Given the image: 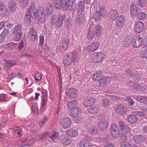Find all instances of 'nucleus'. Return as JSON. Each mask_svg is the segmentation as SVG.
Listing matches in <instances>:
<instances>
[{
	"label": "nucleus",
	"mask_w": 147,
	"mask_h": 147,
	"mask_svg": "<svg viewBox=\"0 0 147 147\" xmlns=\"http://www.w3.org/2000/svg\"><path fill=\"white\" fill-rule=\"evenodd\" d=\"M74 0H55L54 5L56 8L60 9L63 7L69 10L72 8Z\"/></svg>",
	"instance_id": "f257e3e1"
},
{
	"label": "nucleus",
	"mask_w": 147,
	"mask_h": 147,
	"mask_svg": "<svg viewBox=\"0 0 147 147\" xmlns=\"http://www.w3.org/2000/svg\"><path fill=\"white\" fill-rule=\"evenodd\" d=\"M37 13L36 7L33 5H31L26 13L24 17L25 20L30 24L31 22V17L36 18Z\"/></svg>",
	"instance_id": "f03ea898"
},
{
	"label": "nucleus",
	"mask_w": 147,
	"mask_h": 147,
	"mask_svg": "<svg viewBox=\"0 0 147 147\" xmlns=\"http://www.w3.org/2000/svg\"><path fill=\"white\" fill-rule=\"evenodd\" d=\"M22 28L20 25H18L15 28L13 31L14 35V39L15 41H18L20 38L22 33Z\"/></svg>",
	"instance_id": "7ed1b4c3"
},
{
	"label": "nucleus",
	"mask_w": 147,
	"mask_h": 147,
	"mask_svg": "<svg viewBox=\"0 0 147 147\" xmlns=\"http://www.w3.org/2000/svg\"><path fill=\"white\" fill-rule=\"evenodd\" d=\"M59 123L61 126L65 128H69L71 123V120L68 117L63 118L61 119Z\"/></svg>",
	"instance_id": "20e7f679"
},
{
	"label": "nucleus",
	"mask_w": 147,
	"mask_h": 147,
	"mask_svg": "<svg viewBox=\"0 0 147 147\" xmlns=\"http://www.w3.org/2000/svg\"><path fill=\"white\" fill-rule=\"evenodd\" d=\"M77 92L76 89L74 88H69L66 90L65 93L68 98L71 99L76 96Z\"/></svg>",
	"instance_id": "39448f33"
},
{
	"label": "nucleus",
	"mask_w": 147,
	"mask_h": 147,
	"mask_svg": "<svg viewBox=\"0 0 147 147\" xmlns=\"http://www.w3.org/2000/svg\"><path fill=\"white\" fill-rule=\"evenodd\" d=\"M110 131L111 135L114 138H117L119 135V130L118 127L116 125L112 124L111 125Z\"/></svg>",
	"instance_id": "423d86ee"
},
{
	"label": "nucleus",
	"mask_w": 147,
	"mask_h": 147,
	"mask_svg": "<svg viewBox=\"0 0 147 147\" xmlns=\"http://www.w3.org/2000/svg\"><path fill=\"white\" fill-rule=\"evenodd\" d=\"M9 14L8 10L5 4L0 2V16H5Z\"/></svg>",
	"instance_id": "0eeeda50"
},
{
	"label": "nucleus",
	"mask_w": 147,
	"mask_h": 147,
	"mask_svg": "<svg viewBox=\"0 0 147 147\" xmlns=\"http://www.w3.org/2000/svg\"><path fill=\"white\" fill-rule=\"evenodd\" d=\"M126 108L123 105H119L117 106L115 111L117 113L121 115H123L127 113Z\"/></svg>",
	"instance_id": "6e6552de"
},
{
	"label": "nucleus",
	"mask_w": 147,
	"mask_h": 147,
	"mask_svg": "<svg viewBox=\"0 0 147 147\" xmlns=\"http://www.w3.org/2000/svg\"><path fill=\"white\" fill-rule=\"evenodd\" d=\"M46 134L44 136V138H48V137L50 138L51 140L53 142H55L57 139H58L59 137V134L57 132H53L51 134H48L46 132Z\"/></svg>",
	"instance_id": "1a4fd4ad"
},
{
	"label": "nucleus",
	"mask_w": 147,
	"mask_h": 147,
	"mask_svg": "<svg viewBox=\"0 0 147 147\" xmlns=\"http://www.w3.org/2000/svg\"><path fill=\"white\" fill-rule=\"evenodd\" d=\"M142 38L140 36H135L132 41V45L134 47H139L142 43Z\"/></svg>",
	"instance_id": "9d476101"
},
{
	"label": "nucleus",
	"mask_w": 147,
	"mask_h": 147,
	"mask_svg": "<svg viewBox=\"0 0 147 147\" xmlns=\"http://www.w3.org/2000/svg\"><path fill=\"white\" fill-rule=\"evenodd\" d=\"M82 112V110L80 108L75 107L70 110L69 114L71 116H76L79 115Z\"/></svg>",
	"instance_id": "9b49d317"
},
{
	"label": "nucleus",
	"mask_w": 147,
	"mask_h": 147,
	"mask_svg": "<svg viewBox=\"0 0 147 147\" xmlns=\"http://www.w3.org/2000/svg\"><path fill=\"white\" fill-rule=\"evenodd\" d=\"M75 22L76 24L80 25L82 24L85 21V18L82 13H78Z\"/></svg>",
	"instance_id": "f8f14e48"
},
{
	"label": "nucleus",
	"mask_w": 147,
	"mask_h": 147,
	"mask_svg": "<svg viewBox=\"0 0 147 147\" xmlns=\"http://www.w3.org/2000/svg\"><path fill=\"white\" fill-rule=\"evenodd\" d=\"M38 19L39 22L43 23L46 21V17L45 14L44 13L43 10L42 9L40 11L38 12Z\"/></svg>",
	"instance_id": "ddd939ff"
},
{
	"label": "nucleus",
	"mask_w": 147,
	"mask_h": 147,
	"mask_svg": "<svg viewBox=\"0 0 147 147\" xmlns=\"http://www.w3.org/2000/svg\"><path fill=\"white\" fill-rule=\"evenodd\" d=\"M59 138L63 144L65 145H68L71 143L68 137L65 134H63V135L59 136Z\"/></svg>",
	"instance_id": "4468645a"
},
{
	"label": "nucleus",
	"mask_w": 147,
	"mask_h": 147,
	"mask_svg": "<svg viewBox=\"0 0 147 147\" xmlns=\"http://www.w3.org/2000/svg\"><path fill=\"white\" fill-rule=\"evenodd\" d=\"M144 24L140 21L136 22L134 27V29L136 32L140 33L142 32L143 30Z\"/></svg>",
	"instance_id": "2eb2a0df"
},
{
	"label": "nucleus",
	"mask_w": 147,
	"mask_h": 147,
	"mask_svg": "<svg viewBox=\"0 0 147 147\" xmlns=\"http://www.w3.org/2000/svg\"><path fill=\"white\" fill-rule=\"evenodd\" d=\"M69 40L68 38H64L60 43L61 48L64 50H66L68 46Z\"/></svg>",
	"instance_id": "dca6fc26"
},
{
	"label": "nucleus",
	"mask_w": 147,
	"mask_h": 147,
	"mask_svg": "<svg viewBox=\"0 0 147 147\" xmlns=\"http://www.w3.org/2000/svg\"><path fill=\"white\" fill-rule=\"evenodd\" d=\"M99 44L97 42H95L90 44L88 47L87 49L90 52H93L98 48Z\"/></svg>",
	"instance_id": "f3484780"
},
{
	"label": "nucleus",
	"mask_w": 147,
	"mask_h": 147,
	"mask_svg": "<svg viewBox=\"0 0 147 147\" xmlns=\"http://www.w3.org/2000/svg\"><path fill=\"white\" fill-rule=\"evenodd\" d=\"M119 125L122 131L126 133L129 132L130 129L128 125L125 124L122 121H120L119 123Z\"/></svg>",
	"instance_id": "a211bd4d"
},
{
	"label": "nucleus",
	"mask_w": 147,
	"mask_h": 147,
	"mask_svg": "<svg viewBox=\"0 0 147 147\" xmlns=\"http://www.w3.org/2000/svg\"><path fill=\"white\" fill-rule=\"evenodd\" d=\"M65 18V15L64 14H59L58 18L55 23L56 26L58 27L61 26L62 24L63 20Z\"/></svg>",
	"instance_id": "6ab92c4d"
},
{
	"label": "nucleus",
	"mask_w": 147,
	"mask_h": 147,
	"mask_svg": "<svg viewBox=\"0 0 147 147\" xmlns=\"http://www.w3.org/2000/svg\"><path fill=\"white\" fill-rule=\"evenodd\" d=\"M94 99L91 97H87L84 102V105L86 107H89L92 105L94 102Z\"/></svg>",
	"instance_id": "aec40b11"
},
{
	"label": "nucleus",
	"mask_w": 147,
	"mask_h": 147,
	"mask_svg": "<svg viewBox=\"0 0 147 147\" xmlns=\"http://www.w3.org/2000/svg\"><path fill=\"white\" fill-rule=\"evenodd\" d=\"M37 34L33 28H31L29 31V37L30 40L34 41L35 40L37 37Z\"/></svg>",
	"instance_id": "412c9836"
},
{
	"label": "nucleus",
	"mask_w": 147,
	"mask_h": 147,
	"mask_svg": "<svg viewBox=\"0 0 147 147\" xmlns=\"http://www.w3.org/2000/svg\"><path fill=\"white\" fill-rule=\"evenodd\" d=\"M125 22V17L123 16H120L117 20V25L119 27L122 26L124 24Z\"/></svg>",
	"instance_id": "4be33fe9"
},
{
	"label": "nucleus",
	"mask_w": 147,
	"mask_h": 147,
	"mask_svg": "<svg viewBox=\"0 0 147 147\" xmlns=\"http://www.w3.org/2000/svg\"><path fill=\"white\" fill-rule=\"evenodd\" d=\"M73 62L72 57L70 54L67 55L66 57L64 59V63L65 65L69 66L71 65Z\"/></svg>",
	"instance_id": "5701e85b"
},
{
	"label": "nucleus",
	"mask_w": 147,
	"mask_h": 147,
	"mask_svg": "<svg viewBox=\"0 0 147 147\" xmlns=\"http://www.w3.org/2000/svg\"><path fill=\"white\" fill-rule=\"evenodd\" d=\"M94 54V58L96 59V62H98L101 61L104 56V54L101 52L95 53Z\"/></svg>",
	"instance_id": "b1692460"
},
{
	"label": "nucleus",
	"mask_w": 147,
	"mask_h": 147,
	"mask_svg": "<svg viewBox=\"0 0 147 147\" xmlns=\"http://www.w3.org/2000/svg\"><path fill=\"white\" fill-rule=\"evenodd\" d=\"M117 11L115 10H111L109 13V16L112 20L115 19L117 17Z\"/></svg>",
	"instance_id": "393cba45"
},
{
	"label": "nucleus",
	"mask_w": 147,
	"mask_h": 147,
	"mask_svg": "<svg viewBox=\"0 0 147 147\" xmlns=\"http://www.w3.org/2000/svg\"><path fill=\"white\" fill-rule=\"evenodd\" d=\"M13 130L14 132L15 135H17L18 137H20L22 136V131L17 126H14L13 128Z\"/></svg>",
	"instance_id": "a878e982"
},
{
	"label": "nucleus",
	"mask_w": 147,
	"mask_h": 147,
	"mask_svg": "<svg viewBox=\"0 0 147 147\" xmlns=\"http://www.w3.org/2000/svg\"><path fill=\"white\" fill-rule=\"evenodd\" d=\"M137 117L134 115H130L128 117V121L131 123H135L137 121Z\"/></svg>",
	"instance_id": "bb28decb"
},
{
	"label": "nucleus",
	"mask_w": 147,
	"mask_h": 147,
	"mask_svg": "<svg viewBox=\"0 0 147 147\" xmlns=\"http://www.w3.org/2000/svg\"><path fill=\"white\" fill-rule=\"evenodd\" d=\"M109 81L110 80L108 78H102L99 80V84L100 86H103L108 84Z\"/></svg>",
	"instance_id": "cd10ccee"
},
{
	"label": "nucleus",
	"mask_w": 147,
	"mask_h": 147,
	"mask_svg": "<svg viewBox=\"0 0 147 147\" xmlns=\"http://www.w3.org/2000/svg\"><path fill=\"white\" fill-rule=\"evenodd\" d=\"M16 3L13 1H10L8 4V7L11 11H14L16 8Z\"/></svg>",
	"instance_id": "c85d7f7f"
},
{
	"label": "nucleus",
	"mask_w": 147,
	"mask_h": 147,
	"mask_svg": "<svg viewBox=\"0 0 147 147\" xmlns=\"http://www.w3.org/2000/svg\"><path fill=\"white\" fill-rule=\"evenodd\" d=\"M134 140L136 143H140L143 141L144 137L141 135H136L134 137Z\"/></svg>",
	"instance_id": "c756f323"
},
{
	"label": "nucleus",
	"mask_w": 147,
	"mask_h": 147,
	"mask_svg": "<svg viewBox=\"0 0 147 147\" xmlns=\"http://www.w3.org/2000/svg\"><path fill=\"white\" fill-rule=\"evenodd\" d=\"M132 42V39L126 38L122 42L123 46L127 47L129 46Z\"/></svg>",
	"instance_id": "7c9ffc66"
},
{
	"label": "nucleus",
	"mask_w": 147,
	"mask_h": 147,
	"mask_svg": "<svg viewBox=\"0 0 147 147\" xmlns=\"http://www.w3.org/2000/svg\"><path fill=\"white\" fill-rule=\"evenodd\" d=\"M67 134L71 137H73L76 136L77 134V132L75 130L70 129L67 131Z\"/></svg>",
	"instance_id": "2f4dec72"
},
{
	"label": "nucleus",
	"mask_w": 147,
	"mask_h": 147,
	"mask_svg": "<svg viewBox=\"0 0 147 147\" xmlns=\"http://www.w3.org/2000/svg\"><path fill=\"white\" fill-rule=\"evenodd\" d=\"M98 106H93L88 108V111L89 113H95L97 112L98 109Z\"/></svg>",
	"instance_id": "473e14b6"
},
{
	"label": "nucleus",
	"mask_w": 147,
	"mask_h": 147,
	"mask_svg": "<svg viewBox=\"0 0 147 147\" xmlns=\"http://www.w3.org/2000/svg\"><path fill=\"white\" fill-rule=\"evenodd\" d=\"M102 76V73L100 71H98L95 73L93 74V79L96 80L98 79Z\"/></svg>",
	"instance_id": "72a5a7b5"
},
{
	"label": "nucleus",
	"mask_w": 147,
	"mask_h": 147,
	"mask_svg": "<svg viewBox=\"0 0 147 147\" xmlns=\"http://www.w3.org/2000/svg\"><path fill=\"white\" fill-rule=\"evenodd\" d=\"M84 7V2L83 1H80L78 4V13H82V12L83 11Z\"/></svg>",
	"instance_id": "f704fd0d"
},
{
	"label": "nucleus",
	"mask_w": 147,
	"mask_h": 147,
	"mask_svg": "<svg viewBox=\"0 0 147 147\" xmlns=\"http://www.w3.org/2000/svg\"><path fill=\"white\" fill-rule=\"evenodd\" d=\"M137 100L141 103L147 102V97L138 96L136 98Z\"/></svg>",
	"instance_id": "c9c22d12"
},
{
	"label": "nucleus",
	"mask_w": 147,
	"mask_h": 147,
	"mask_svg": "<svg viewBox=\"0 0 147 147\" xmlns=\"http://www.w3.org/2000/svg\"><path fill=\"white\" fill-rule=\"evenodd\" d=\"M130 11L132 14L136 15L137 14V9L135 4H133L130 7Z\"/></svg>",
	"instance_id": "e433bc0d"
},
{
	"label": "nucleus",
	"mask_w": 147,
	"mask_h": 147,
	"mask_svg": "<svg viewBox=\"0 0 147 147\" xmlns=\"http://www.w3.org/2000/svg\"><path fill=\"white\" fill-rule=\"evenodd\" d=\"M107 126V123L105 121H102L100 122L98 124L99 128L102 130L104 129Z\"/></svg>",
	"instance_id": "4c0bfd02"
},
{
	"label": "nucleus",
	"mask_w": 147,
	"mask_h": 147,
	"mask_svg": "<svg viewBox=\"0 0 147 147\" xmlns=\"http://www.w3.org/2000/svg\"><path fill=\"white\" fill-rule=\"evenodd\" d=\"M47 8L46 10V12L49 15H51L53 11V8L52 7V5L50 3H48L47 4Z\"/></svg>",
	"instance_id": "58836bf2"
},
{
	"label": "nucleus",
	"mask_w": 147,
	"mask_h": 147,
	"mask_svg": "<svg viewBox=\"0 0 147 147\" xmlns=\"http://www.w3.org/2000/svg\"><path fill=\"white\" fill-rule=\"evenodd\" d=\"M88 131L91 134H96L98 132V129L96 127H93L89 129Z\"/></svg>",
	"instance_id": "ea45409f"
},
{
	"label": "nucleus",
	"mask_w": 147,
	"mask_h": 147,
	"mask_svg": "<svg viewBox=\"0 0 147 147\" xmlns=\"http://www.w3.org/2000/svg\"><path fill=\"white\" fill-rule=\"evenodd\" d=\"M101 105L102 107H107L109 105V102L107 99H104L101 102Z\"/></svg>",
	"instance_id": "a19ab883"
},
{
	"label": "nucleus",
	"mask_w": 147,
	"mask_h": 147,
	"mask_svg": "<svg viewBox=\"0 0 147 147\" xmlns=\"http://www.w3.org/2000/svg\"><path fill=\"white\" fill-rule=\"evenodd\" d=\"M80 147H90L88 142H85L84 140H82L80 143Z\"/></svg>",
	"instance_id": "79ce46f5"
},
{
	"label": "nucleus",
	"mask_w": 147,
	"mask_h": 147,
	"mask_svg": "<svg viewBox=\"0 0 147 147\" xmlns=\"http://www.w3.org/2000/svg\"><path fill=\"white\" fill-rule=\"evenodd\" d=\"M94 36V32L92 29H90L88 32V37L89 38H93Z\"/></svg>",
	"instance_id": "37998d69"
},
{
	"label": "nucleus",
	"mask_w": 147,
	"mask_h": 147,
	"mask_svg": "<svg viewBox=\"0 0 147 147\" xmlns=\"http://www.w3.org/2000/svg\"><path fill=\"white\" fill-rule=\"evenodd\" d=\"M146 15L145 13L140 11L138 13V17L139 19H143L146 17Z\"/></svg>",
	"instance_id": "c03bdc74"
},
{
	"label": "nucleus",
	"mask_w": 147,
	"mask_h": 147,
	"mask_svg": "<svg viewBox=\"0 0 147 147\" xmlns=\"http://www.w3.org/2000/svg\"><path fill=\"white\" fill-rule=\"evenodd\" d=\"M101 16L100 15H99L98 11H95L94 12L93 18L96 21H98V20H100V19Z\"/></svg>",
	"instance_id": "a18cd8bd"
},
{
	"label": "nucleus",
	"mask_w": 147,
	"mask_h": 147,
	"mask_svg": "<svg viewBox=\"0 0 147 147\" xmlns=\"http://www.w3.org/2000/svg\"><path fill=\"white\" fill-rule=\"evenodd\" d=\"M95 30L96 34L98 35L100 33L102 29L101 26L99 25H98L95 26Z\"/></svg>",
	"instance_id": "49530a36"
},
{
	"label": "nucleus",
	"mask_w": 147,
	"mask_h": 147,
	"mask_svg": "<svg viewBox=\"0 0 147 147\" xmlns=\"http://www.w3.org/2000/svg\"><path fill=\"white\" fill-rule=\"evenodd\" d=\"M20 5L24 7H26L27 5L28 0H19Z\"/></svg>",
	"instance_id": "de8ad7c7"
},
{
	"label": "nucleus",
	"mask_w": 147,
	"mask_h": 147,
	"mask_svg": "<svg viewBox=\"0 0 147 147\" xmlns=\"http://www.w3.org/2000/svg\"><path fill=\"white\" fill-rule=\"evenodd\" d=\"M125 100L127 101L131 106L133 105L134 104L133 101L129 97H126L125 98Z\"/></svg>",
	"instance_id": "09e8293b"
},
{
	"label": "nucleus",
	"mask_w": 147,
	"mask_h": 147,
	"mask_svg": "<svg viewBox=\"0 0 147 147\" xmlns=\"http://www.w3.org/2000/svg\"><path fill=\"white\" fill-rule=\"evenodd\" d=\"M34 78L35 80L39 81L42 79V76L38 71H37L34 75Z\"/></svg>",
	"instance_id": "8fccbe9b"
},
{
	"label": "nucleus",
	"mask_w": 147,
	"mask_h": 147,
	"mask_svg": "<svg viewBox=\"0 0 147 147\" xmlns=\"http://www.w3.org/2000/svg\"><path fill=\"white\" fill-rule=\"evenodd\" d=\"M120 146L121 147H131V145L127 142H121Z\"/></svg>",
	"instance_id": "3c124183"
},
{
	"label": "nucleus",
	"mask_w": 147,
	"mask_h": 147,
	"mask_svg": "<svg viewBox=\"0 0 147 147\" xmlns=\"http://www.w3.org/2000/svg\"><path fill=\"white\" fill-rule=\"evenodd\" d=\"M99 13L100 16L105 17L106 16V10L105 8H100L99 10Z\"/></svg>",
	"instance_id": "603ef678"
},
{
	"label": "nucleus",
	"mask_w": 147,
	"mask_h": 147,
	"mask_svg": "<svg viewBox=\"0 0 147 147\" xmlns=\"http://www.w3.org/2000/svg\"><path fill=\"white\" fill-rule=\"evenodd\" d=\"M109 136H106L100 137V140L101 142L103 143H106L109 142Z\"/></svg>",
	"instance_id": "864d4df0"
},
{
	"label": "nucleus",
	"mask_w": 147,
	"mask_h": 147,
	"mask_svg": "<svg viewBox=\"0 0 147 147\" xmlns=\"http://www.w3.org/2000/svg\"><path fill=\"white\" fill-rule=\"evenodd\" d=\"M47 99L46 97H43L42 100V107L41 108V111H42L43 108L46 105V101Z\"/></svg>",
	"instance_id": "5fc2aeb1"
},
{
	"label": "nucleus",
	"mask_w": 147,
	"mask_h": 147,
	"mask_svg": "<svg viewBox=\"0 0 147 147\" xmlns=\"http://www.w3.org/2000/svg\"><path fill=\"white\" fill-rule=\"evenodd\" d=\"M15 64V63L11 61H7L6 63L5 66L7 67L8 68H10L14 65Z\"/></svg>",
	"instance_id": "6e6d98bb"
},
{
	"label": "nucleus",
	"mask_w": 147,
	"mask_h": 147,
	"mask_svg": "<svg viewBox=\"0 0 147 147\" xmlns=\"http://www.w3.org/2000/svg\"><path fill=\"white\" fill-rule=\"evenodd\" d=\"M137 4L141 6H144L146 4V0H138L137 3Z\"/></svg>",
	"instance_id": "4d7b16f0"
},
{
	"label": "nucleus",
	"mask_w": 147,
	"mask_h": 147,
	"mask_svg": "<svg viewBox=\"0 0 147 147\" xmlns=\"http://www.w3.org/2000/svg\"><path fill=\"white\" fill-rule=\"evenodd\" d=\"M140 55L143 57L147 58V49L142 50L141 53Z\"/></svg>",
	"instance_id": "13d9d810"
},
{
	"label": "nucleus",
	"mask_w": 147,
	"mask_h": 147,
	"mask_svg": "<svg viewBox=\"0 0 147 147\" xmlns=\"http://www.w3.org/2000/svg\"><path fill=\"white\" fill-rule=\"evenodd\" d=\"M133 73H134V72L131 71V69H128L126 71L125 74L128 76H130L131 77H134Z\"/></svg>",
	"instance_id": "bf43d9fd"
},
{
	"label": "nucleus",
	"mask_w": 147,
	"mask_h": 147,
	"mask_svg": "<svg viewBox=\"0 0 147 147\" xmlns=\"http://www.w3.org/2000/svg\"><path fill=\"white\" fill-rule=\"evenodd\" d=\"M120 138L121 142H126L127 140L126 136L125 134H122L120 136Z\"/></svg>",
	"instance_id": "052dcab7"
},
{
	"label": "nucleus",
	"mask_w": 147,
	"mask_h": 147,
	"mask_svg": "<svg viewBox=\"0 0 147 147\" xmlns=\"http://www.w3.org/2000/svg\"><path fill=\"white\" fill-rule=\"evenodd\" d=\"M9 32V30L7 29H4L3 33L1 34L2 35L3 37H5V38L7 36Z\"/></svg>",
	"instance_id": "680f3d73"
},
{
	"label": "nucleus",
	"mask_w": 147,
	"mask_h": 147,
	"mask_svg": "<svg viewBox=\"0 0 147 147\" xmlns=\"http://www.w3.org/2000/svg\"><path fill=\"white\" fill-rule=\"evenodd\" d=\"M140 72H137L135 73V74H134L133 73L134 77H132L133 78H134L135 80L137 79L140 78Z\"/></svg>",
	"instance_id": "e2e57ef3"
},
{
	"label": "nucleus",
	"mask_w": 147,
	"mask_h": 147,
	"mask_svg": "<svg viewBox=\"0 0 147 147\" xmlns=\"http://www.w3.org/2000/svg\"><path fill=\"white\" fill-rule=\"evenodd\" d=\"M72 58H73L74 62H77L79 60V56L78 55H74L72 57Z\"/></svg>",
	"instance_id": "0e129e2a"
},
{
	"label": "nucleus",
	"mask_w": 147,
	"mask_h": 147,
	"mask_svg": "<svg viewBox=\"0 0 147 147\" xmlns=\"http://www.w3.org/2000/svg\"><path fill=\"white\" fill-rule=\"evenodd\" d=\"M135 113L140 116H143L145 115V113L141 111H136Z\"/></svg>",
	"instance_id": "69168bd1"
},
{
	"label": "nucleus",
	"mask_w": 147,
	"mask_h": 147,
	"mask_svg": "<svg viewBox=\"0 0 147 147\" xmlns=\"http://www.w3.org/2000/svg\"><path fill=\"white\" fill-rule=\"evenodd\" d=\"M91 138L89 136H85L84 139L82 140H84L85 142H88L91 140Z\"/></svg>",
	"instance_id": "338daca9"
},
{
	"label": "nucleus",
	"mask_w": 147,
	"mask_h": 147,
	"mask_svg": "<svg viewBox=\"0 0 147 147\" xmlns=\"http://www.w3.org/2000/svg\"><path fill=\"white\" fill-rule=\"evenodd\" d=\"M142 45L144 47H147V36L144 38L142 41Z\"/></svg>",
	"instance_id": "774afa93"
}]
</instances>
